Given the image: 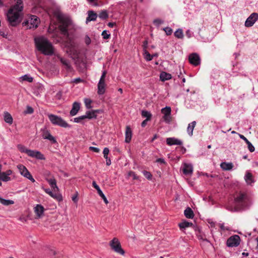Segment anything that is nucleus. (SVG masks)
Masks as SVG:
<instances>
[{
	"label": "nucleus",
	"instance_id": "nucleus-1",
	"mask_svg": "<svg viewBox=\"0 0 258 258\" xmlns=\"http://www.w3.org/2000/svg\"><path fill=\"white\" fill-rule=\"evenodd\" d=\"M57 18L59 21V29L61 33L66 37L65 45L68 48L71 49L75 46V43L68 32V27L71 25V19L62 14H59Z\"/></svg>",
	"mask_w": 258,
	"mask_h": 258
},
{
	"label": "nucleus",
	"instance_id": "nucleus-2",
	"mask_svg": "<svg viewBox=\"0 0 258 258\" xmlns=\"http://www.w3.org/2000/svg\"><path fill=\"white\" fill-rule=\"evenodd\" d=\"M36 48L45 55H52L54 53V48L52 43L46 37L40 36L34 38Z\"/></svg>",
	"mask_w": 258,
	"mask_h": 258
},
{
	"label": "nucleus",
	"instance_id": "nucleus-3",
	"mask_svg": "<svg viewBox=\"0 0 258 258\" xmlns=\"http://www.w3.org/2000/svg\"><path fill=\"white\" fill-rule=\"evenodd\" d=\"M16 3L8 11L7 19L12 26H16L19 23V12L23 9L22 0H16Z\"/></svg>",
	"mask_w": 258,
	"mask_h": 258
},
{
	"label": "nucleus",
	"instance_id": "nucleus-4",
	"mask_svg": "<svg viewBox=\"0 0 258 258\" xmlns=\"http://www.w3.org/2000/svg\"><path fill=\"white\" fill-rule=\"evenodd\" d=\"M234 207L228 206L227 209L232 212H238L241 209L249 207L251 204L249 197L244 193H239L235 198Z\"/></svg>",
	"mask_w": 258,
	"mask_h": 258
},
{
	"label": "nucleus",
	"instance_id": "nucleus-5",
	"mask_svg": "<svg viewBox=\"0 0 258 258\" xmlns=\"http://www.w3.org/2000/svg\"><path fill=\"white\" fill-rule=\"evenodd\" d=\"M40 23V20L38 17L35 15H31L28 18L23 22V26L27 29H35Z\"/></svg>",
	"mask_w": 258,
	"mask_h": 258
},
{
	"label": "nucleus",
	"instance_id": "nucleus-6",
	"mask_svg": "<svg viewBox=\"0 0 258 258\" xmlns=\"http://www.w3.org/2000/svg\"><path fill=\"white\" fill-rule=\"evenodd\" d=\"M48 118L51 122L61 127H70L69 124L60 117L52 114L48 115Z\"/></svg>",
	"mask_w": 258,
	"mask_h": 258
},
{
	"label": "nucleus",
	"instance_id": "nucleus-7",
	"mask_svg": "<svg viewBox=\"0 0 258 258\" xmlns=\"http://www.w3.org/2000/svg\"><path fill=\"white\" fill-rule=\"evenodd\" d=\"M48 118L51 122L61 127H70L69 124L60 117L52 114L48 115Z\"/></svg>",
	"mask_w": 258,
	"mask_h": 258
},
{
	"label": "nucleus",
	"instance_id": "nucleus-8",
	"mask_svg": "<svg viewBox=\"0 0 258 258\" xmlns=\"http://www.w3.org/2000/svg\"><path fill=\"white\" fill-rule=\"evenodd\" d=\"M48 118L51 122L61 127H70L69 124L60 117L52 114L48 115Z\"/></svg>",
	"mask_w": 258,
	"mask_h": 258
},
{
	"label": "nucleus",
	"instance_id": "nucleus-9",
	"mask_svg": "<svg viewBox=\"0 0 258 258\" xmlns=\"http://www.w3.org/2000/svg\"><path fill=\"white\" fill-rule=\"evenodd\" d=\"M99 112V110H93L91 111H87L85 115L79 116L78 117L75 118L74 122L80 123L82 122L85 119L96 118L97 117L96 113Z\"/></svg>",
	"mask_w": 258,
	"mask_h": 258
},
{
	"label": "nucleus",
	"instance_id": "nucleus-10",
	"mask_svg": "<svg viewBox=\"0 0 258 258\" xmlns=\"http://www.w3.org/2000/svg\"><path fill=\"white\" fill-rule=\"evenodd\" d=\"M110 246L115 252L121 255L124 254V251L121 248L120 243L117 238H114L110 242Z\"/></svg>",
	"mask_w": 258,
	"mask_h": 258
},
{
	"label": "nucleus",
	"instance_id": "nucleus-11",
	"mask_svg": "<svg viewBox=\"0 0 258 258\" xmlns=\"http://www.w3.org/2000/svg\"><path fill=\"white\" fill-rule=\"evenodd\" d=\"M17 168L18 169L21 175L28 178L32 182H35V179L33 178L30 172L28 170L25 166L22 164H19L17 165Z\"/></svg>",
	"mask_w": 258,
	"mask_h": 258
},
{
	"label": "nucleus",
	"instance_id": "nucleus-12",
	"mask_svg": "<svg viewBox=\"0 0 258 258\" xmlns=\"http://www.w3.org/2000/svg\"><path fill=\"white\" fill-rule=\"evenodd\" d=\"M240 237L237 235H234L230 237L227 241V245L228 247H236L240 243Z\"/></svg>",
	"mask_w": 258,
	"mask_h": 258
},
{
	"label": "nucleus",
	"instance_id": "nucleus-13",
	"mask_svg": "<svg viewBox=\"0 0 258 258\" xmlns=\"http://www.w3.org/2000/svg\"><path fill=\"white\" fill-rule=\"evenodd\" d=\"M171 108L168 106H166L161 109V113L163 114V118L167 123H169L171 120Z\"/></svg>",
	"mask_w": 258,
	"mask_h": 258
},
{
	"label": "nucleus",
	"instance_id": "nucleus-14",
	"mask_svg": "<svg viewBox=\"0 0 258 258\" xmlns=\"http://www.w3.org/2000/svg\"><path fill=\"white\" fill-rule=\"evenodd\" d=\"M257 20L258 14L253 13L247 18L245 22V26L247 27H251Z\"/></svg>",
	"mask_w": 258,
	"mask_h": 258
},
{
	"label": "nucleus",
	"instance_id": "nucleus-15",
	"mask_svg": "<svg viewBox=\"0 0 258 258\" xmlns=\"http://www.w3.org/2000/svg\"><path fill=\"white\" fill-rule=\"evenodd\" d=\"M188 60L190 63L195 66H198L201 63L200 57L197 53L190 54L188 56Z\"/></svg>",
	"mask_w": 258,
	"mask_h": 258
},
{
	"label": "nucleus",
	"instance_id": "nucleus-16",
	"mask_svg": "<svg viewBox=\"0 0 258 258\" xmlns=\"http://www.w3.org/2000/svg\"><path fill=\"white\" fill-rule=\"evenodd\" d=\"M27 154L30 157H35L38 159H44L43 155L39 151H35L33 150L27 151Z\"/></svg>",
	"mask_w": 258,
	"mask_h": 258
},
{
	"label": "nucleus",
	"instance_id": "nucleus-17",
	"mask_svg": "<svg viewBox=\"0 0 258 258\" xmlns=\"http://www.w3.org/2000/svg\"><path fill=\"white\" fill-rule=\"evenodd\" d=\"M92 186L94 188H95L97 190L98 195L102 198V199L103 200L104 203L106 204H107L108 203V201L104 195V194L102 192V190H101L99 186L97 184L96 182L95 181H93L92 182Z\"/></svg>",
	"mask_w": 258,
	"mask_h": 258
},
{
	"label": "nucleus",
	"instance_id": "nucleus-18",
	"mask_svg": "<svg viewBox=\"0 0 258 258\" xmlns=\"http://www.w3.org/2000/svg\"><path fill=\"white\" fill-rule=\"evenodd\" d=\"M58 57L59 58L61 63L63 65L64 68L67 70V71L72 72L73 68L70 64V61L63 57L59 56Z\"/></svg>",
	"mask_w": 258,
	"mask_h": 258
},
{
	"label": "nucleus",
	"instance_id": "nucleus-19",
	"mask_svg": "<svg viewBox=\"0 0 258 258\" xmlns=\"http://www.w3.org/2000/svg\"><path fill=\"white\" fill-rule=\"evenodd\" d=\"M166 143L169 146L172 145H181L182 142L175 138H168L166 139Z\"/></svg>",
	"mask_w": 258,
	"mask_h": 258
},
{
	"label": "nucleus",
	"instance_id": "nucleus-20",
	"mask_svg": "<svg viewBox=\"0 0 258 258\" xmlns=\"http://www.w3.org/2000/svg\"><path fill=\"white\" fill-rule=\"evenodd\" d=\"M182 171L185 175H191L193 172V167L191 164L184 163Z\"/></svg>",
	"mask_w": 258,
	"mask_h": 258
},
{
	"label": "nucleus",
	"instance_id": "nucleus-21",
	"mask_svg": "<svg viewBox=\"0 0 258 258\" xmlns=\"http://www.w3.org/2000/svg\"><path fill=\"white\" fill-rule=\"evenodd\" d=\"M80 109V103L78 102H75L73 104L72 108L70 111V115L71 116H75L77 114Z\"/></svg>",
	"mask_w": 258,
	"mask_h": 258
},
{
	"label": "nucleus",
	"instance_id": "nucleus-22",
	"mask_svg": "<svg viewBox=\"0 0 258 258\" xmlns=\"http://www.w3.org/2000/svg\"><path fill=\"white\" fill-rule=\"evenodd\" d=\"M45 191L53 199H56L58 201L62 200V197L59 194L56 193V192H54V191L52 192L49 188L45 189Z\"/></svg>",
	"mask_w": 258,
	"mask_h": 258
},
{
	"label": "nucleus",
	"instance_id": "nucleus-23",
	"mask_svg": "<svg viewBox=\"0 0 258 258\" xmlns=\"http://www.w3.org/2000/svg\"><path fill=\"white\" fill-rule=\"evenodd\" d=\"M106 84L105 82L99 81L97 85L98 91L97 93L99 95H103L105 92Z\"/></svg>",
	"mask_w": 258,
	"mask_h": 258
},
{
	"label": "nucleus",
	"instance_id": "nucleus-24",
	"mask_svg": "<svg viewBox=\"0 0 258 258\" xmlns=\"http://www.w3.org/2000/svg\"><path fill=\"white\" fill-rule=\"evenodd\" d=\"M97 17V15L93 11H88V17L86 19V23H88L90 21H95Z\"/></svg>",
	"mask_w": 258,
	"mask_h": 258
},
{
	"label": "nucleus",
	"instance_id": "nucleus-25",
	"mask_svg": "<svg viewBox=\"0 0 258 258\" xmlns=\"http://www.w3.org/2000/svg\"><path fill=\"white\" fill-rule=\"evenodd\" d=\"M42 137L44 139H47L50 141L51 143H56V141L54 137H53L48 131L47 130L44 132L42 134Z\"/></svg>",
	"mask_w": 258,
	"mask_h": 258
},
{
	"label": "nucleus",
	"instance_id": "nucleus-26",
	"mask_svg": "<svg viewBox=\"0 0 258 258\" xmlns=\"http://www.w3.org/2000/svg\"><path fill=\"white\" fill-rule=\"evenodd\" d=\"M47 180L54 192L58 190V188L56 185V181L54 178L47 179Z\"/></svg>",
	"mask_w": 258,
	"mask_h": 258
},
{
	"label": "nucleus",
	"instance_id": "nucleus-27",
	"mask_svg": "<svg viewBox=\"0 0 258 258\" xmlns=\"http://www.w3.org/2000/svg\"><path fill=\"white\" fill-rule=\"evenodd\" d=\"M34 212L38 217H40L44 212V208L40 205H37L34 208Z\"/></svg>",
	"mask_w": 258,
	"mask_h": 258
},
{
	"label": "nucleus",
	"instance_id": "nucleus-28",
	"mask_svg": "<svg viewBox=\"0 0 258 258\" xmlns=\"http://www.w3.org/2000/svg\"><path fill=\"white\" fill-rule=\"evenodd\" d=\"M4 118L6 122L11 124L13 123V119L12 115L8 112H5Z\"/></svg>",
	"mask_w": 258,
	"mask_h": 258
},
{
	"label": "nucleus",
	"instance_id": "nucleus-29",
	"mask_svg": "<svg viewBox=\"0 0 258 258\" xmlns=\"http://www.w3.org/2000/svg\"><path fill=\"white\" fill-rule=\"evenodd\" d=\"M221 168L224 170H230L233 167L232 163L222 162L220 164Z\"/></svg>",
	"mask_w": 258,
	"mask_h": 258
},
{
	"label": "nucleus",
	"instance_id": "nucleus-30",
	"mask_svg": "<svg viewBox=\"0 0 258 258\" xmlns=\"http://www.w3.org/2000/svg\"><path fill=\"white\" fill-rule=\"evenodd\" d=\"M185 216L188 219H192L194 217V213L191 209L187 207L184 212Z\"/></svg>",
	"mask_w": 258,
	"mask_h": 258
},
{
	"label": "nucleus",
	"instance_id": "nucleus-31",
	"mask_svg": "<svg viewBox=\"0 0 258 258\" xmlns=\"http://www.w3.org/2000/svg\"><path fill=\"white\" fill-rule=\"evenodd\" d=\"M171 74L165 72H162L160 75V79L162 81L170 80L171 79Z\"/></svg>",
	"mask_w": 258,
	"mask_h": 258
},
{
	"label": "nucleus",
	"instance_id": "nucleus-32",
	"mask_svg": "<svg viewBox=\"0 0 258 258\" xmlns=\"http://www.w3.org/2000/svg\"><path fill=\"white\" fill-rule=\"evenodd\" d=\"M245 180L246 183L248 184H251L254 182L253 176L252 174L249 172H247L245 174Z\"/></svg>",
	"mask_w": 258,
	"mask_h": 258
},
{
	"label": "nucleus",
	"instance_id": "nucleus-33",
	"mask_svg": "<svg viewBox=\"0 0 258 258\" xmlns=\"http://www.w3.org/2000/svg\"><path fill=\"white\" fill-rule=\"evenodd\" d=\"M132 130H125V142L127 143H129L132 139Z\"/></svg>",
	"mask_w": 258,
	"mask_h": 258
},
{
	"label": "nucleus",
	"instance_id": "nucleus-34",
	"mask_svg": "<svg viewBox=\"0 0 258 258\" xmlns=\"http://www.w3.org/2000/svg\"><path fill=\"white\" fill-rule=\"evenodd\" d=\"M192 223L191 222H189L186 221H184L182 222L181 223L179 224V227L181 229H185L187 227H189L190 226H191L192 225Z\"/></svg>",
	"mask_w": 258,
	"mask_h": 258
},
{
	"label": "nucleus",
	"instance_id": "nucleus-35",
	"mask_svg": "<svg viewBox=\"0 0 258 258\" xmlns=\"http://www.w3.org/2000/svg\"><path fill=\"white\" fill-rule=\"evenodd\" d=\"M0 203L4 206H9L14 204V202L12 200H5L0 197Z\"/></svg>",
	"mask_w": 258,
	"mask_h": 258
},
{
	"label": "nucleus",
	"instance_id": "nucleus-36",
	"mask_svg": "<svg viewBox=\"0 0 258 258\" xmlns=\"http://www.w3.org/2000/svg\"><path fill=\"white\" fill-rule=\"evenodd\" d=\"M20 79L22 81H27L31 83L33 81V78L29 75H25L20 78Z\"/></svg>",
	"mask_w": 258,
	"mask_h": 258
},
{
	"label": "nucleus",
	"instance_id": "nucleus-37",
	"mask_svg": "<svg viewBox=\"0 0 258 258\" xmlns=\"http://www.w3.org/2000/svg\"><path fill=\"white\" fill-rule=\"evenodd\" d=\"M174 36L179 39H182L183 37V31L181 29H178L175 32H174Z\"/></svg>",
	"mask_w": 258,
	"mask_h": 258
},
{
	"label": "nucleus",
	"instance_id": "nucleus-38",
	"mask_svg": "<svg viewBox=\"0 0 258 258\" xmlns=\"http://www.w3.org/2000/svg\"><path fill=\"white\" fill-rule=\"evenodd\" d=\"M0 179L5 182L9 181L11 180L10 177L8 176L4 172L1 173Z\"/></svg>",
	"mask_w": 258,
	"mask_h": 258
},
{
	"label": "nucleus",
	"instance_id": "nucleus-39",
	"mask_svg": "<svg viewBox=\"0 0 258 258\" xmlns=\"http://www.w3.org/2000/svg\"><path fill=\"white\" fill-rule=\"evenodd\" d=\"M142 115L144 117H146V119H148V120H150L151 119L152 114L150 112H149L147 110H143L142 112Z\"/></svg>",
	"mask_w": 258,
	"mask_h": 258
},
{
	"label": "nucleus",
	"instance_id": "nucleus-40",
	"mask_svg": "<svg viewBox=\"0 0 258 258\" xmlns=\"http://www.w3.org/2000/svg\"><path fill=\"white\" fill-rule=\"evenodd\" d=\"M98 16L100 19L104 20L108 17V15L106 11H102L99 13Z\"/></svg>",
	"mask_w": 258,
	"mask_h": 258
},
{
	"label": "nucleus",
	"instance_id": "nucleus-41",
	"mask_svg": "<svg viewBox=\"0 0 258 258\" xmlns=\"http://www.w3.org/2000/svg\"><path fill=\"white\" fill-rule=\"evenodd\" d=\"M145 59L147 61H150L153 59V56L151 55L147 51H145L144 53Z\"/></svg>",
	"mask_w": 258,
	"mask_h": 258
},
{
	"label": "nucleus",
	"instance_id": "nucleus-42",
	"mask_svg": "<svg viewBox=\"0 0 258 258\" xmlns=\"http://www.w3.org/2000/svg\"><path fill=\"white\" fill-rule=\"evenodd\" d=\"M163 30L165 31L167 35H170L172 33V29L168 27L163 28Z\"/></svg>",
	"mask_w": 258,
	"mask_h": 258
},
{
	"label": "nucleus",
	"instance_id": "nucleus-43",
	"mask_svg": "<svg viewBox=\"0 0 258 258\" xmlns=\"http://www.w3.org/2000/svg\"><path fill=\"white\" fill-rule=\"evenodd\" d=\"M164 21L160 19H155L153 21V23L157 27H159L161 24H163Z\"/></svg>",
	"mask_w": 258,
	"mask_h": 258
},
{
	"label": "nucleus",
	"instance_id": "nucleus-44",
	"mask_svg": "<svg viewBox=\"0 0 258 258\" xmlns=\"http://www.w3.org/2000/svg\"><path fill=\"white\" fill-rule=\"evenodd\" d=\"M102 36L104 39H109L110 37V34L108 33L106 30H104L102 32Z\"/></svg>",
	"mask_w": 258,
	"mask_h": 258
},
{
	"label": "nucleus",
	"instance_id": "nucleus-45",
	"mask_svg": "<svg viewBox=\"0 0 258 258\" xmlns=\"http://www.w3.org/2000/svg\"><path fill=\"white\" fill-rule=\"evenodd\" d=\"M246 144L247 145L248 149L250 152H253L254 151L255 148L249 141H247Z\"/></svg>",
	"mask_w": 258,
	"mask_h": 258
},
{
	"label": "nucleus",
	"instance_id": "nucleus-46",
	"mask_svg": "<svg viewBox=\"0 0 258 258\" xmlns=\"http://www.w3.org/2000/svg\"><path fill=\"white\" fill-rule=\"evenodd\" d=\"M92 103V101L90 99L86 98L85 99V104L87 108H91V104Z\"/></svg>",
	"mask_w": 258,
	"mask_h": 258
},
{
	"label": "nucleus",
	"instance_id": "nucleus-47",
	"mask_svg": "<svg viewBox=\"0 0 258 258\" xmlns=\"http://www.w3.org/2000/svg\"><path fill=\"white\" fill-rule=\"evenodd\" d=\"M128 176L130 177H132L133 179H138V176L137 175V174L133 171H130L128 173Z\"/></svg>",
	"mask_w": 258,
	"mask_h": 258
},
{
	"label": "nucleus",
	"instance_id": "nucleus-48",
	"mask_svg": "<svg viewBox=\"0 0 258 258\" xmlns=\"http://www.w3.org/2000/svg\"><path fill=\"white\" fill-rule=\"evenodd\" d=\"M143 174L148 179H151L152 175L150 172L147 171H144Z\"/></svg>",
	"mask_w": 258,
	"mask_h": 258
},
{
	"label": "nucleus",
	"instance_id": "nucleus-49",
	"mask_svg": "<svg viewBox=\"0 0 258 258\" xmlns=\"http://www.w3.org/2000/svg\"><path fill=\"white\" fill-rule=\"evenodd\" d=\"M18 148L21 152L26 153V154L27 151H31V150H28L26 149L25 147L21 145H18Z\"/></svg>",
	"mask_w": 258,
	"mask_h": 258
},
{
	"label": "nucleus",
	"instance_id": "nucleus-50",
	"mask_svg": "<svg viewBox=\"0 0 258 258\" xmlns=\"http://www.w3.org/2000/svg\"><path fill=\"white\" fill-rule=\"evenodd\" d=\"M109 152V150L108 148H105L103 150V153L104 155V157L105 159H107L108 157V155Z\"/></svg>",
	"mask_w": 258,
	"mask_h": 258
},
{
	"label": "nucleus",
	"instance_id": "nucleus-51",
	"mask_svg": "<svg viewBox=\"0 0 258 258\" xmlns=\"http://www.w3.org/2000/svg\"><path fill=\"white\" fill-rule=\"evenodd\" d=\"M88 3L92 6H98L97 2L96 0H87Z\"/></svg>",
	"mask_w": 258,
	"mask_h": 258
},
{
	"label": "nucleus",
	"instance_id": "nucleus-52",
	"mask_svg": "<svg viewBox=\"0 0 258 258\" xmlns=\"http://www.w3.org/2000/svg\"><path fill=\"white\" fill-rule=\"evenodd\" d=\"M106 71H104L103 72H102V75L100 78V80H99V81H101V82H105V77H106Z\"/></svg>",
	"mask_w": 258,
	"mask_h": 258
},
{
	"label": "nucleus",
	"instance_id": "nucleus-53",
	"mask_svg": "<svg viewBox=\"0 0 258 258\" xmlns=\"http://www.w3.org/2000/svg\"><path fill=\"white\" fill-rule=\"evenodd\" d=\"M196 121H194L188 124L187 129H194L196 126Z\"/></svg>",
	"mask_w": 258,
	"mask_h": 258
},
{
	"label": "nucleus",
	"instance_id": "nucleus-54",
	"mask_svg": "<svg viewBox=\"0 0 258 258\" xmlns=\"http://www.w3.org/2000/svg\"><path fill=\"white\" fill-rule=\"evenodd\" d=\"M91 41L90 37L88 35H86L85 37V42L86 44L88 45L91 43Z\"/></svg>",
	"mask_w": 258,
	"mask_h": 258
},
{
	"label": "nucleus",
	"instance_id": "nucleus-55",
	"mask_svg": "<svg viewBox=\"0 0 258 258\" xmlns=\"http://www.w3.org/2000/svg\"><path fill=\"white\" fill-rule=\"evenodd\" d=\"M89 150L96 153H99L100 152L99 148L94 147H90Z\"/></svg>",
	"mask_w": 258,
	"mask_h": 258
},
{
	"label": "nucleus",
	"instance_id": "nucleus-56",
	"mask_svg": "<svg viewBox=\"0 0 258 258\" xmlns=\"http://www.w3.org/2000/svg\"><path fill=\"white\" fill-rule=\"evenodd\" d=\"M33 111L34 110L31 107L29 106L27 107V110L26 111L27 113L31 114L33 112Z\"/></svg>",
	"mask_w": 258,
	"mask_h": 258
},
{
	"label": "nucleus",
	"instance_id": "nucleus-57",
	"mask_svg": "<svg viewBox=\"0 0 258 258\" xmlns=\"http://www.w3.org/2000/svg\"><path fill=\"white\" fill-rule=\"evenodd\" d=\"M185 34H186V36L188 38H190L192 36V32L189 30H187L186 31V33H185Z\"/></svg>",
	"mask_w": 258,
	"mask_h": 258
},
{
	"label": "nucleus",
	"instance_id": "nucleus-58",
	"mask_svg": "<svg viewBox=\"0 0 258 258\" xmlns=\"http://www.w3.org/2000/svg\"><path fill=\"white\" fill-rule=\"evenodd\" d=\"M72 201L74 202V203H77L78 202V198H77V194H76L75 195H74L72 198Z\"/></svg>",
	"mask_w": 258,
	"mask_h": 258
},
{
	"label": "nucleus",
	"instance_id": "nucleus-59",
	"mask_svg": "<svg viewBox=\"0 0 258 258\" xmlns=\"http://www.w3.org/2000/svg\"><path fill=\"white\" fill-rule=\"evenodd\" d=\"M149 121L148 119L144 120L141 123V126L142 127H145L147 122Z\"/></svg>",
	"mask_w": 258,
	"mask_h": 258
},
{
	"label": "nucleus",
	"instance_id": "nucleus-60",
	"mask_svg": "<svg viewBox=\"0 0 258 258\" xmlns=\"http://www.w3.org/2000/svg\"><path fill=\"white\" fill-rule=\"evenodd\" d=\"M239 137L243 140L246 143L247 141H249L243 135L239 134Z\"/></svg>",
	"mask_w": 258,
	"mask_h": 258
},
{
	"label": "nucleus",
	"instance_id": "nucleus-61",
	"mask_svg": "<svg viewBox=\"0 0 258 258\" xmlns=\"http://www.w3.org/2000/svg\"><path fill=\"white\" fill-rule=\"evenodd\" d=\"M219 226L222 230H228L227 228L225 227L224 224H219Z\"/></svg>",
	"mask_w": 258,
	"mask_h": 258
},
{
	"label": "nucleus",
	"instance_id": "nucleus-62",
	"mask_svg": "<svg viewBox=\"0 0 258 258\" xmlns=\"http://www.w3.org/2000/svg\"><path fill=\"white\" fill-rule=\"evenodd\" d=\"M5 172L8 176H9V175L12 174V171L11 170H8Z\"/></svg>",
	"mask_w": 258,
	"mask_h": 258
},
{
	"label": "nucleus",
	"instance_id": "nucleus-63",
	"mask_svg": "<svg viewBox=\"0 0 258 258\" xmlns=\"http://www.w3.org/2000/svg\"><path fill=\"white\" fill-rule=\"evenodd\" d=\"M157 162H159V163H165V161H164V160L163 159H162V158H158L157 161H156Z\"/></svg>",
	"mask_w": 258,
	"mask_h": 258
},
{
	"label": "nucleus",
	"instance_id": "nucleus-64",
	"mask_svg": "<svg viewBox=\"0 0 258 258\" xmlns=\"http://www.w3.org/2000/svg\"><path fill=\"white\" fill-rule=\"evenodd\" d=\"M106 161L107 165L109 166L111 164V160L110 159H108V157L106 159Z\"/></svg>",
	"mask_w": 258,
	"mask_h": 258
}]
</instances>
